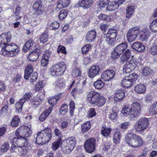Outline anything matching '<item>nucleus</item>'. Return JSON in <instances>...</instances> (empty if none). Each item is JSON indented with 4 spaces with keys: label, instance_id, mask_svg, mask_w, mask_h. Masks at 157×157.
I'll list each match as a JSON object with an SVG mask.
<instances>
[{
    "label": "nucleus",
    "instance_id": "ea45409f",
    "mask_svg": "<svg viewBox=\"0 0 157 157\" xmlns=\"http://www.w3.org/2000/svg\"><path fill=\"white\" fill-rule=\"evenodd\" d=\"M121 134L118 130L116 131L113 136L114 142L116 144L119 143L121 138Z\"/></svg>",
    "mask_w": 157,
    "mask_h": 157
},
{
    "label": "nucleus",
    "instance_id": "473e14b6",
    "mask_svg": "<svg viewBox=\"0 0 157 157\" xmlns=\"http://www.w3.org/2000/svg\"><path fill=\"white\" fill-rule=\"evenodd\" d=\"M28 144L27 140L22 137H20L18 138L17 147H21L23 146H26Z\"/></svg>",
    "mask_w": 157,
    "mask_h": 157
},
{
    "label": "nucleus",
    "instance_id": "c03bdc74",
    "mask_svg": "<svg viewBox=\"0 0 157 157\" xmlns=\"http://www.w3.org/2000/svg\"><path fill=\"white\" fill-rule=\"evenodd\" d=\"M33 52H32L30 54L29 56L30 58V61H35L36 60L38 59L39 56V55L36 49H34L33 50Z\"/></svg>",
    "mask_w": 157,
    "mask_h": 157
},
{
    "label": "nucleus",
    "instance_id": "69168bd1",
    "mask_svg": "<svg viewBox=\"0 0 157 157\" xmlns=\"http://www.w3.org/2000/svg\"><path fill=\"white\" fill-rule=\"evenodd\" d=\"M150 52L153 55H157V45L153 44L150 48Z\"/></svg>",
    "mask_w": 157,
    "mask_h": 157
},
{
    "label": "nucleus",
    "instance_id": "393cba45",
    "mask_svg": "<svg viewBox=\"0 0 157 157\" xmlns=\"http://www.w3.org/2000/svg\"><path fill=\"white\" fill-rule=\"evenodd\" d=\"M21 129V128H18L15 132V135L17 137L13 138L11 140V142L12 145L11 148L12 149H13L14 147H17L16 146L17 145L18 138H19L20 137H22L21 136L19 135L20 133Z\"/></svg>",
    "mask_w": 157,
    "mask_h": 157
},
{
    "label": "nucleus",
    "instance_id": "a878e982",
    "mask_svg": "<svg viewBox=\"0 0 157 157\" xmlns=\"http://www.w3.org/2000/svg\"><path fill=\"white\" fill-rule=\"evenodd\" d=\"M131 52L129 49H127L121 57V63H124L128 61L131 57Z\"/></svg>",
    "mask_w": 157,
    "mask_h": 157
},
{
    "label": "nucleus",
    "instance_id": "f257e3e1",
    "mask_svg": "<svg viewBox=\"0 0 157 157\" xmlns=\"http://www.w3.org/2000/svg\"><path fill=\"white\" fill-rule=\"evenodd\" d=\"M86 100L92 105L101 107L103 106L105 102V99L103 96L97 92L91 90L87 93Z\"/></svg>",
    "mask_w": 157,
    "mask_h": 157
},
{
    "label": "nucleus",
    "instance_id": "5701e85b",
    "mask_svg": "<svg viewBox=\"0 0 157 157\" xmlns=\"http://www.w3.org/2000/svg\"><path fill=\"white\" fill-rule=\"evenodd\" d=\"M128 46V43L127 42L122 43L115 48L114 50L119 52L120 54H121L126 50Z\"/></svg>",
    "mask_w": 157,
    "mask_h": 157
},
{
    "label": "nucleus",
    "instance_id": "2f4dec72",
    "mask_svg": "<svg viewBox=\"0 0 157 157\" xmlns=\"http://www.w3.org/2000/svg\"><path fill=\"white\" fill-rule=\"evenodd\" d=\"M145 86L142 84H140L136 85L135 87V91L139 94H143L146 91Z\"/></svg>",
    "mask_w": 157,
    "mask_h": 157
},
{
    "label": "nucleus",
    "instance_id": "2eb2a0df",
    "mask_svg": "<svg viewBox=\"0 0 157 157\" xmlns=\"http://www.w3.org/2000/svg\"><path fill=\"white\" fill-rule=\"evenodd\" d=\"M94 1V0H79L78 2L75 6V7H82L84 9H87L92 5Z\"/></svg>",
    "mask_w": 157,
    "mask_h": 157
},
{
    "label": "nucleus",
    "instance_id": "412c9836",
    "mask_svg": "<svg viewBox=\"0 0 157 157\" xmlns=\"http://www.w3.org/2000/svg\"><path fill=\"white\" fill-rule=\"evenodd\" d=\"M140 40L143 41L147 40L150 36L149 31L146 28H144L142 31L140 30Z\"/></svg>",
    "mask_w": 157,
    "mask_h": 157
},
{
    "label": "nucleus",
    "instance_id": "b1692460",
    "mask_svg": "<svg viewBox=\"0 0 157 157\" xmlns=\"http://www.w3.org/2000/svg\"><path fill=\"white\" fill-rule=\"evenodd\" d=\"M130 107L128 104L124 105L121 112L122 113L126 115V116H129L131 118H133L132 113L131 107L130 108Z\"/></svg>",
    "mask_w": 157,
    "mask_h": 157
},
{
    "label": "nucleus",
    "instance_id": "4d7b16f0",
    "mask_svg": "<svg viewBox=\"0 0 157 157\" xmlns=\"http://www.w3.org/2000/svg\"><path fill=\"white\" fill-rule=\"evenodd\" d=\"M98 18L101 20L106 21H109L111 20V18L109 16L102 13H101L99 15Z\"/></svg>",
    "mask_w": 157,
    "mask_h": 157
},
{
    "label": "nucleus",
    "instance_id": "774afa93",
    "mask_svg": "<svg viewBox=\"0 0 157 157\" xmlns=\"http://www.w3.org/2000/svg\"><path fill=\"white\" fill-rule=\"evenodd\" d=\"M22 9V7H21L19 5H18L17 6L15 9V11L13 13L15 16H17L19 15Z\"/></svg>",
    "mask_w": 157,
    "mask_h": 157
},
{
    "label": "nucleus",
    "instance_id": "052dcab7",
    "mask_svg": "<svg viewBox=\"0 0 157 157\" xmlns=\"http://www.w3.org/2000/svg\"><path fill=\"white\" fill-rule=\"evenodd\" d=\"M29 77H30V82L31 83H33L35 82L38 78V74L36 72H33L30 75Z\"/></svg>",
    "mask_w": 157,
    "mask_h": 157
},
{
    "label": "nucleus",
    "instance_id": "13d9d810",
    "mask_svg": "<svg viewBox=\"0 0 157 157\" xmlns=\"http://www.w3.org/2000/svg\"><path fill=\"white\" fill-rule=\"evenodd\" d=\"M68 111V106L67 104H63L60 109V112L64 115L67 113Z\"/></svg>",
    "mask_w": 157,
    "mask_h": 157
},
{
    "label": "nucleus",
    "instance_id": "680f3d73",
    "mask_svg": "<svg viewBox=\"0 0 157 157\" xmlns=\"http://www.w3.org/2000/svg\"><path fill=\"white\" fill-rule=\"evenodd\" d=\"M59 26V23L57 21H55L50 24V27L52 30H55L57 29Z\"/></svg>",
    "mask_w": 157,
    "mask_h": 157
},
{
    "label": "nucleus",
    "instance_id": "0eeeda50",
    "mask_svg": "<svg viewBox=\"0 0 157 157\" xmlns=\"http://www.w3.org/2000/svg\"><path fill=\"white\" fill-rule=\"evenodd\" d=\"M139 26L134 27L130 29L126 34L127 40L129 42L135 40L140 34Z\"/></svg>",
    "mask_w": 157,
    "mask_h": 157
},
{
    "label": "nucleus",
    "instance_id": "3c124183",
    "mask_svg": "<svg viewBox=\"0 0 157 157\" xmlns=\"http://www.w3.org/2000/svg\"><path fill=\"white\" fill-rule=\"evenodd\" d=\"M24 129L22 132V135L24 136L25 138H27L32 134V131L30 130V128H22Z\"/></svg>",
    "mask_w": 157,
    "mask_h": 157
},
{
    "label": "nucleus",
    "instance_id": "9d476101",
    "mask_svg": "<svg viewBox=\"0 0 157 157\" xmlns=\"http://www.w3.org/2000/svg\"><path fill=\"white\" fill-rule=\"evenodd\" d=\"M96 144L95 139L93 138H90L88 139L84 144V147L87 152L91 153L95 149Z\"/></svg>",
    "mask_w": 157,
    "mask_h": 157
},
{
    "label": "nucleus",
    "instance_id": "a211bd4d",
    "mask_svg": "<svg viewBox=\"0 0 157 157\" xmlns=\"http://www.w3.org/2000/svg\"><path fill=\"white\" fill-rule=\"evenodd\" d=\"M149 125V121L146 118H141L135 124V128H147Z\"/></svg>",
    "mask_w": 157,
    "mask_h": 157
},
{
    "label": "nucleus",
    "instance_id": "7ed1b4c3",
    "mask_svg": "<svg viewBox=\"0 0 157 157\" xmlns=\"http://www.w3.org/2000/svg\"><path fill=\"white\" fill-rule=\"evenodd\" d=\"M125 140L129 146L133 147H138L143 144V141L140 136L131 132H128L127 134Z\"/></svg>",
    "mask_w": 157,
    "mask_h": 157
},
{
    "label": "nucleus",
    "instance_id": "f704fd0d",
    "mask_svg": "<svg viewBox=\"0 0 157 157\" xmlns=\"http://www.w3.org/2000/svg\"><path fill=\"white\" fill-rule=\"evenodd\" d=\"M92 45L91 44H86L82 48L81 52L82 55H86L88 53L90 50L92 48Z\"/></svg>",
    "mask_w": 157,
    "mask_h": 157
},
{
    "label": "nucleus",
    "instance_id": "bb28decb",
    "mask_svg": "<svg viewBox=\"0 0 157 157\" xmlns=\"http://www.w3.org/2000/svg\"><path fill=\"white\" fill-rule=\"evenodd\" d=\"M34 43L33 39H30L26 42L22 49V51L25 52H26L29 50H32L33 44Z\"/></svg>",
    "mask_w": 157,
    "mask_h": 157
},
{
    "label": "nucleus",
    "instance_id": "6ab92c4d",
    "mask_svg": "<svg viewBox=\"0 0 157 157\" xmlns=\"http://www.w3.org/2000/svg\"><path fill=\"white\" fill-rule=\"evenodd\" d=\"M51 54V52L49 50H47L45 51L41 60V66L44 67L48 65Z\"/></svg>",
    "mask_w": 157,
    "mask_h": 157
},
{
    "label": "nucleus",
    "instance_id": "6e6d98bb",
    "mask_svg": "<svg viewBox=\"0 0 157 157\" xmlns=\"http://www.w3.org/2000/svg\"><path fill=\"white\" fill-rule=\"evenodd\" d=\"M153 71L150 67H144L142 70L143 74L145 76L150 75Z\"/></svg>",
    "mask_w": 157,
    "mask_h": 157
},
{
    "label": "nucleus",
    "instance_id": "cd10ccee",
    "mask_svg": "<svg viewBox=\"0 0 157 157\" xmlns=\"http://www.w3.org/2000/svg\"><path fill=\"white\" fill-rule=\"evenodd\" d=\"M33 67L31 65H28L25 69L24 78L28 80L31 75L33 72Z\"/></svg>",
    "mask_w": 157,
    "mask_h": 157
},
{
    "label": "nucleus",
    "instance_id": "ddd939ff",
    "mask_svg": "<svg viewBox=\"0 0 157 157\" xmlns=\"http://www.w3.org/2000/svg\"><path fill=\"white\" fill-rule=\"evenodd\" d=\"M132 113L134 117H137L140 114L141 110V105L137 102H134L131 105Z\"/></svg>",
    "mask_w": 157,
    "mask_h": 157
},
{
    "label": "nucleus",
    "instance_id": "4c0bfd02",
    "mask_svg": "<svg viewBox=\"0 0 157 157\" xmlns=\"http://www.w3.org/2000/svg\"><path fill=\"white\" fill-rule=\"evenodd\" d=\"M20 119L18 116H14L12 119L11 125L13 127H17L20 122Z\"/></svg>",
    "mask_w": 157,
    "mask_h": 157
},
{
    "label": "nucleus",
    "instance_id": "bf43d9fd",
    "mask_svg": "<svg viewBox=\"0 0 157 157\" xmlns=\"http://www.w3.org/2000/svg\"><path fill=\"white\" fill-rule=\"evenodd\" d=\"M33 10L35 14H39V2L36 1L33 6Z\"/></svg>",
    "mask_w": 157,
    "mask_h": 157
},
{
    "label": "nucleus",
    "instance_id": "338daca9",
    "mask_svg": "<svg viewBox=\"0 0 157 157\" xmlns=\"http://www.w3.org/2000/svg\"><path fill=\"white\" fill-rule=\"evenodd\" d=\"M111 130V128H103L101 130V134L104 136H107L109 135Z\"/></svg>",
    "mask_w": 157,
    "mask_h": 157
},
{
    "label": "nucleus",
    "instance_id": "7c9ffc66",
    "mask_svg": "<svg viewBox=\"0 0 157 157\" xmlns=\"http://www.w3.org/2000/svg\"><path fill=\"white\" fill-rule=\"evenodd\" d=\"M105 86V82L100 79H98L94 82V86L95 88L97 90H100L104 87Z\"/></svg>",
    "mask_w": 157,
    "mask_h": 157
},
{
    "label": "nucleus",
    "instance_id": "f3484780",
    "mask_svg": "<svg viewBox=\"0 0 157 157\" xmlns=\"http://www.w3.org/2000/svg\"><path fill=\"white\" fill-rule=\"evenodd\" d=\"M61 144L70 147L71 149L74 148L76 144V140L73 136L69 137L63 140Z\"/></svg>",
    "mask_w": 157,
    "mask_h": 157
},
{
    "label": "nucleus",
    "instance_id": "37998d69",
    "mask_svg": "<svg viewBox=\"0 0 157 157\" xmlns=\"http://www.w3.org/2000/svg\"><path fill=\"white\" fill-rule=\"evenodd\" d=\"M69 113L71 116H72L74 113L75 109V104L73 100H71L69 104Z\"/></svg>",
    "mask_w": 157,
    "mask_h": 157
},
{
    "label": "nucleus",
    "instance_id": "864d4df0",
    "mask_svg": "<svg viewBox=\"0 0 157 157\" xmlns=\"http://www.w3.org/2000/svg\"><path fill=\"white\" fill-rule=\"evenodd\" d=\"M57 52L58 53H62L63 54H66L67 53L66 48L61 45H59L57 48Z\"/></svg>",
    "mask_w": 157,
    "mask_h": 157
},
{
    "label": "nucleus",
    "instance_id": "58836bf2",
    "mask_svg": "<svg viewBox=\"0 0 157 157\" xmlns=\"http://www.w3.org/2000/svg\"><path fill=\"white\" fill-rule=\"evenodd\" d=\"M22 100L20 99L19 101L17 102L15 105V108H16V111L17 112L20 113L22 110L23 105L24 103V101H22Z\"/></svg>",
    "mask_w": 157,
    "mask_h": 157
},
{
    "label": "nucleus",
    "instance_id": "de8ad7c7",
    "mask_svg": "<svg viewBox=\"0 0 157 157\" xmlns=\"http://www.w3.org/2000/svg\"><path fill=\"white\" fill-rule=\"evenodd\" d=\"M149 111L152 114L154 115L157 114V101L155 102L151 105Z\"/></svg>",
    "mask_w": 157,
    "mask_h": 157
},
{
    "label": "nucleus",
    "instance_id": "09e8293b",
    "mask_svg": "<svg viewBox=\"0 0 157 157\" xmlns=\"http://www.w3.org/2000/svg\"><path fill=\"white\" fill-rule=\"evenodd\" d=\"M68 11L66 10H62L59 12V17L60 20L64 19L68 14Z\"/></svg>",
    "mask_w": 157,
    "mask_h": 157
},
{
    "label": "nucleus",
    "instance_id": "79ce46f5",
    "mask_svg": "<svg viewBox=\"0 0 157 157\" xmlns=\"http://www.w3.org/2000/svg\"><path fill=\"white\" fill-rule=\"evenodd\" d=\"M81 72L80 68L75 67L73 69L71 75L73 77H77L81 75Z\"/></svg>",
    "mask_w": 157,
    "mask_h": 157
},
{
    "label": "nucleus",
    "instance_id": "c756f323",
    "mask_svg": "<svg viewBox=\"0 0 157 157\" xmlns=\"http://www.w3.org/2000/svg\"><path fill=\"white\" fill-rule=\"evenodd\" d=\"M70 0H60L58 2L57 7L59 9H62L67 7L69 5Z\"/></svg>",
    "mask_w": 157,
    "mask_h": 157
},
{
    "label": "nucleus",
    "instance_id": "6e6552de",
    "mask_svg": "<svg viewBox=\"0 0 157 157\" xmlns=\"http://www.w3.org/2000/svg\"><path fill=\"white\" fill-rule=\"evenodd\" d=\"M52 133L50 128H45L40 132V145H43L48 142L52 137Z\"/></svg>",
    "mask_w": 157,
    "mask_h": 157
},
{
    "label": "nucleus",
    "instance_id": "a18cd8bd",
    "mask_svg": "<svg viewBox=\"0 0 157 157\" xmlns=\"http://www.w3.org/2000/svg\"><path fill=\"white\" fill-rule=\"evenodd\" d=\"M61 147L62 150L65 154H69L74 149L72 148L71 149L70 147L64 144H61Z\"/></svg>",
    "mask_w": 157,
    "mask_h": 157
},
{
    "label": "nucleus",
    "instance_id": "c9c22d12",
    "mask_svg": "<svg viewBox=\"0 0 157 157\" xmlns=\"http://www.w3.org/2000/svg\"><path fill=\"white\" fill-rule=\"evenodd\" d=\"M115 1L110 2H109L107 7L106 9L109 11H113L118 9V6Z\"/></svg>",
    "mask_w": 157,
    "mask_h": 157
},
{
    "label": "nucleus",
    "instance_id": "dca6fc26",
    "mask_svg": "<svg viewBox=\"0 0 157 157\" xmlns=\"http://www.w3.org/2000/svg\"><path fill=\"white\" fill-rule=\"evenodd\" d=\"M125 97L124 90L121 89L117 90L115 92L113 97V100L116 102L122 101Z\"/></svg>",
    "mask_w": 157,
    "mask_h": 157
},
{
    "label": "nucleus",
    "instance_id": "f8f14e48",
    "mask_svg": "<svg viewBox=\"0 0 157 157\" xmlns=\"http://www.w3.org/2000/svg\"><path fill=\"white\" fill-rule=\"evenodd\" d=\"M100 71L99 66L94 65L90 67L87 71V75L90 78H93L97 76Z\"/></svg>",
    "mask_w": 157,
    "mask_h": 157
},
{
    "label": "nucleus",
    "instance_id": "a19ab883",
    "mask_svg": "<svg viewBox=\"0 0 157 157\" xmlns=\"http://www.w3.org/2000/svg\"><path fill=\"white\" fill-rule=\"evenodd\" d=\"M61 138H58L57 141H54L52 143V148L53 150L55 151L59 148V146L61 145Z\"/></svg>",
    "mask_w": 157,
    "mask_h": 157
},
{
    "label": "nucleus",
    "instance_id": "f03ea898",
    "mask_svg": "<svg viewBox=\"0 0 157 157\" xmlns=\"http://www.w3.org/2000/svg\"><path fill=\"white\" fill-rule=\"evenodd\" d=\"M20 52V47L15 43H11L2 48L0 54L5 57L12 58L17 57Z\"/></svg>",
    "mask_w": 157,
    "mask_h": 157
},
{
    "label": "nucleus",
    "instance_id": "aec40b11",
    "mask_svg": "<svg viewBox=\"0 0 157 157\" xmlns=\"http://www.w3.org/2000/svg\"><path fill=\"white\" fill-rule=\"evenodd\" d=\"M131 47L133 50L139 52H143L145 48V46L139 42H134L132 44Z\"/></svg>",
    "mask_w": 157,
    "mask_h": 157
},
{
    "label": "nucleus",
    "instance_id": "5fc2aeb1",
    "mask_svg": "<svg viewBox=\"0 0 157 157\" xmlns=\"http://www.w3.org/2000/svg\"><path fill=\"white\" fill-rule=\"evenodd\" d=\"M22 79V77L20 74L17 73L16 74L12 79V82L15 83H19L21 82Z\"/></svg>",
    "mask_w": 157,
    "mask_h": 157
},
{
    "label": "nucleus",
    "instance_id": "39448f33",
    "mask_svg": "<svg viewBox=\"0 0 157 157\" xmlns=\"http://www.w3.org/2000/svg\"><path fill=\"white\" fill-rule=\"evenodd\" d=\"M138 76L137 74L133 73L128 76H126L121 82L122 86L124 88H128L133 86L135 83Z\"/></svg>",
    "mask_w": 157,
    "mask_h": 157
},
{
    "label": "nucleus",
    "instance_id": "72a5a7b5",
    "mask_svg": "<svg viewBox=\"0 0 157 157\" xmlns=\"http://www.w3.org/2000/svg\"><path fill=\"white\" fill-rule=\"evenodd\" d=\"M52 108H48L44 111L40 115V121H44L52 112Z\"/></svg>",
    "mask_w": 157,
    "mask_h": 157
},
{
    "label": "nucleus",
    "instance_id": "1a4fd4ad",
    "mask_svg": "<svg viewBox=\"0 0 157 157\" xmlns=\"http://www.w3.org/2000/svg\"><path fill=\"white\" fill-rule=\"evenodd\" d=\"M140 65V63L138 60L131 59L124 65L123 71L126 73H129L134 70L138 65Z\"/></svg>",
    "mask_w": 157,
    "mask_h": 157
},
{
    "label": "nucleus",
    "instance_id": "e2e57ef3",
    "mask_svg": "<svg viewBox=\"0 0 157 157\" xmlns=\"http://www.w3.org/2000/svg\"><path fill=\"white\" fill-rule=\"evenodd\" d=\"M48 36L46 33H44L42 34L40 37V42L42 43H45L48 40Z\"/></svg>",
    "mask_w": 157,
    "mask_h": 157
},
{
    "label": "nucleus",
    "instance_id": "20e7f679",
    "mask_svg": "<svg viewBox=\"0 0 157 157\" xmlns=\"http://www.w3.org/2000/svg\"><path fill=\"white\" fill-rule=\"evenodd\" d=\"M66 69V65L63 62H59L53 65L50 69V72L52 76H59L63 75Z\"/></svg>",
    "mask_w": 157,
    "mask_h": 157
},
{
    "label": "nucleus",
    "instance_id": "603ef678",
    "mask_svg": "<svg viewBox=\"0 0 157 157\" xmlns=\"http://www.w3.org/2000/svg\"><path fill=\"white\" fill-rule=\"evenodd\" d=\"M57 101V100L54 97H52L48 100V102L49 104L51 105V106L48 108H52L51 111H52L54 106L56 105Z\"/></svg>",
    "mask_w": 157,
    "mask_h": 157
},
{
    "label": "nucleus",
    "instance_id": "0e129e2a",
    "mask_svg": "<svg viewBox=\"0 0 157 157\" xmlns=\"http://www.w3.org/2000/svg\"><path fill=\"white\" fill-rule=\"evenodd\" d=\"M96 113L94 108H91L87 112V116L89 117L92 118L95 116Z\"/></svg>",
    "mask_w": 157,
    "mask_h": 157
},
{
    "label": "nucleus",
    "instance_id": "8fccbe9b",
    "mask_svg": "<svg viewBox=\"0 0 157 157\" xmlns=\"http://www.w3.org/2000/svg\"><path fill=\"white\" fill-rule=\"evenodd\" d=\"M33 95V94L31 92H27L25 93L23 95L22 98L20 99L22 100V101H24V103L26 101H29Z\"/></svg>",
    "mask_w": 157,
    "mask_h": 157
},
{
    "label": "nucleus",
    "instance_id": "4be33fe9",
    "mask_svg": "<svg viewBox=\"0 0 157 157\" xmlns=\"http://www.w3.org/2000/svg\"><path fill=\"white\" fill-rule=\"evenodd\" d=\"M97 35V33L95 30H91L89 31L87 33L86 39L89 42L91 43L94 41Z\"/></svg>",
    "mask_w": 157,
    "mask_h": 157
},
{
    "label": "nucleus",
    "instance_id": "e433bc0d",
    "mask_svg": "<svg viewBox=\"0 0 157 157\" xmlns=\"http://www.w3.org/2000/svg\"><path fill=\"white\" fill-rule=\"evenodd\" d=\"M149 28L151 32L154 33L157 32V18L153 20L151 23Z\"/></svg>",
    "mask_w": 157,
    "mask_h": 157
},
{
    "label": "nucleus",
    "instance_id": "423d86ee",
    "mask_svg": "<svg viewBox=\"0 0 157 157\" xmlns=\"http://www.w3.org/2000/svg\"><path fill=\"white\" fill-rule=\"evenodd\" d=\"M117 32L113 28H109L105 34V40L106 43L110 46H113L116 43Z\"/></svg>",
    "mask_w": 157,
    "mask_h": 157
},
{
    "label": "nucleus",
    "instance_id": "49530a36",
    "mask_svg": "<svg viewBox=\"0 0 157 157\" xmlns=\"http://www.w3.org/2000/svg\"><path fill=\"white\" fill-rule=\"evenodd\" d=\"M56 84L60 89L65 86V82L63 78H58L56 81Z\"/></svg>",
    "mask_w": 157,
    "mask_h": 157
},
{
    "label": "nucleus",
    "instance_id": "c85d7f7f",
    "mask_svg": "<svg viewBox=\"0 0 157 157\" xmlns=\"http://www.w3.org/2000/svg\"><path fill=\"white\" fill-rule=\"evenodd\" d=\"M135 7L134 6H129L127 7L126 10V17L128 18H130L134 13Z\"/></svg>",
    "mask_w": 157,
    "mask_h": 157
},
{
    "label": "nucleus",
    "instance_id": "4468645a",
    "mask_svg": "<svg viewBox=\"0 0 157 157\" xmlns=\"http://www.w3.org/2000/svg\"><path fill=\"white\" fill-rule=\"evenodd\" d=\"M115 75V72L112 70L104 71L101 74V77L104 81H109L113 78Z\"/></svg>",
    "mask_w": 157,
    "mask_h": 157
},
{
    "label": "nucleus",
    "instance_id": "9b49d317",
    "mask_svg": "<svg viewBox=\"0 0 157 157\" xmlns=\"http://www.w3.org/2000/svg\"><path fill=\"white\" fill-rule=\"evenodd\" d=\"M11 36L10 32L2 33L0 35V47L4 48L10 41Z\"/></svg>",
    "mask_w": 157,
    "mask_h": 157
}]
</instances>
